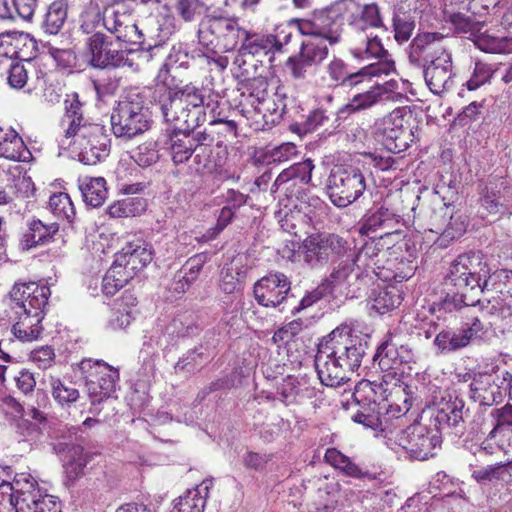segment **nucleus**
<instances>
[{
	"label": "nucleus",
	"instance_id": "obj_26",
	"mask_svg": "<svg viewBox=\"0 0 512 512\" xmlns=\"http://www.w3.org/2000/svg\"><path fill=\"white\" fill-rule=\"evenodd\" d=\"M470 397L480 405L492 406L502 400L501 386L493 374H475L470 384Z\"/></svg>",
	"mask_w": 512,
	"mask_h": 512
},
{
	"label": "nucleus",
	"instance_id": "obj_21",
	"mask_svg": "<svg viewBox=\"0 0 512 512\" xmlns=\"http://www.w3.org/2000/svg\"><path fill=\"white\" fill-rule=\"evenodd\" d=\"M285 99L286 93L283 88L278 87L275 93L267 96L251 110L242 108L241 111L247 118L254 119L259 125V118H261L263 121L261 129H270L281 121L286 109Z\"/></svg>",
	"mask_w": 512,
	"mask_h": 512
},
{
	"label": "nucleus",
	"instance_id": "obj_54",
	"mask_svg": "<svg viewBox=\"0 0 512 512\" xmlns=\"http://www.w3.org/2000/svg\"><path fill=\"white\" fill-rule=\"evenodd\" d=\"M221 17L205 18L198 29L199 43L207 49H218L219 32H222Z\"/></svg>",
	"mask_w": 512,
	"mask_h": 512
},
{
	"label": "nucleus",
	"instance_id": "obj_36",
	"mask_svg": "<svg viewBox=\"0 0 512 512\" xmlns=\"http://www.w3.org/2000/svg\"><path fill=\"white\" fill-rule=\"evenodd\" d=\"M239 90L242 91L241 96L244 98L245 103L241 102L242 108L246 105H250L253 108L259 102L263 101L269 96V84L268 80L262 74L239 82Z\"/></svg>",
	"mask_w": 512,
	"mask_h": 512
},
{
	"label": "nucleus",
	"instance_id": "obj_22",
	"mask_svg": "<svg viewBox=\"0 0 512 512\" xmlns=\"http://www.w3.org/2000/svg\"><path fill=\"white\" fill-rule=\"evenodd\" d=\"M41 295L44 298L41 309H45L51 295L50 288L46 285H40L36 282H15L9 292L10 299L14 303L12 308L15 312L36 310L34 301L36 297L39 298Z\"/></svg>",
	"mask_w": 512,
	"mask_h": 512
},
{
	"label": "nucleus",
	"instance_id": "obj_14",
	"mask_svg": "<svg viewBox=\"0 0 512 512\" xmlns=\"http://www.w3.org/2000/svg\"><path fill=\"white\" fill-rule=\"evenodd\" d=\"M103 26L119 41L143 45L145 36L136 24L131 9L124 4H116L104 9Z\"/></svg>",
	"mask_w": 512,
	"mask_h": 512
},
{
	"label": "nucleus",
	"instance_id": "obj_25",
	"mask_svg": "<svg viewBox=\"0 0 512 512\" xmlns=\"http://www.w3.org/2000/svg\"><path fill=\"white\" fill-rule=\"evenodd\" d=\"M31 475L16 474L12 482L2 481L0 484V512H20L21 502L24 501Z\"/></svg>",
	"mask_w": 512,
	"mask_h": 512
},
{
	"label": "nucleus",
	"instance_id": "obj_56",
	"mask_svg": "<svg viewBox=\"0 0 512 512\" xmlns=\"http://www.w3.org/2000/svg\"><path fill=\"white\" fill-rule=\"evenodd\" d=\"M132 277L125 271L118 268L114 263L106 272L102 281V291L107 296H113L119 289L124 287Z\"/></svg>",
	"mask_w": 512,
	"mask_h": 512
},
{
	"label": "nucleus",
	"instance_id": "obj_55",
	"mask_svg": "<svg viewBox=\"0 0 512 512\" xmlns=\"http://www.w3.org/2000/svg\"><path fill=\"white\" fill-rule=\"evenodd\" d=\"M49 210L58 219L72 222L75 217V208L67 193L53 194L48 202Z\"/></svg>",
	"mask_w": 512,
	"mask_h": 512
},
{
	"label": "nucleus",
	"instance_id": "obj_41",
	"mask_svg": "<svg viewBox=\"0 0 512 512\" xmlns=\"http://www.w3.org/2000/svg\"><path fill=\"white\" fill-rule=\"evenodd\" d=\"M167 145L172 161L176 165L185 163L192 157L195 151L184 130L176 128L170 133Z\"/></svg>",
	"mask_w": 512,
	"mask_h": 512
},
{
	"label": "nucleus",
	"instance_id": "obj_27",
	"mask_svg": "<svg viewBox=\"0 0 512 512\" xmlns=\"http://www.w3.org/2000/svg\"><path fill=\"white\" fill-rule=\"evenodd\" d=\"M91 459V454L85 452L80 445H66V453L63 460L64 484L67 487L75 483L85 475V468Z\"/></svg>",
	"mask_w": 512,
	"mask_h": 512
},
{
	"label": "nucleus",
	"instance_id": "obj_58",
	"mask_svg": "<svg viewBox=\"0 0 512 512\" xmlns=\"http://www.w3.org/2000/svg\"><path fill=\"white\" fill-rule=\"evenodd\" d=\"M158 145L155 141L140 144L133 152L132 159L141 167H149L159 160Z\"/></svg>",
	"mask_w": 512,
	"mask_h": 512
},
{
	"label": "nucleus",
	"instance_id": "obj_29",
	"mask_svg": "<svg viewBox=\"0 0 512 512\" xmlns=\"http://www.w3.org/2000/svg\"><path fill=\"white\" fill-rule=\"evenodd\" d=\"M31 488L27 489L20 512H62L61 503L56 497L43 494L34 477H30Z\"/></svg>",
	"mask_w": 512,
	"mask_h": 512
},
{
	"label": "nucleus",
	"instance_id": "obj_48",
	"mask_svg": "<svg viewBox=\"0 0 512 512\" xmlns=\"http://www.w3.org/2000/svg\"><path fill=\"white\" fill-rule=\"evenodd\" d=\"M28 154L22 138L14 130L7 132L0 141V157L13 161H25Z\"/></svg>",
	"mask_w": 512,
	"mask_h": 512
},
{
	"label": "nucleus",
	"instance_id": "obj_35",
	"mask_svg": "<svg viewBox=\"0 0 512 512\" xmlns=\"http://www.w3.org/2000/svg\"><path fill=\"white\" fill-rule=\"evenodd\" d=\"M79 189L84 202L94 208L101 206L108 196L106 180L103 177H82L79 179Z\"/></svg>",
	"mask_w": 512,
	"mask_h": 512
},
{
	"label": "nucleus",
	"instance_id": "obj_39",
	"mask_svg": "<svg viewBox=\"0 0 512 512\" xmlns=\"http://www.w3.org/2000/svg\"><path fill=\"white\" fill-rule=\"evenodd\" d=\"M263 70L264 66L260 59L248 55L240 49L237 51L233 60V76L238 83L262 74Z\"/></svg>",
	"mask_w": 512,
	"mask_h": 512
},
{
	"label": "nucleus",
	"instance_id": "obj_6",
	"mask_svg": "<svg viewBox=\"0 0 512 512\" xmlns=\"http://www.w3.org/2000/svg\"><path fill=\"white\" fill-rule=\"evenodd\" d=\"M411 111L396 108L375 123V136L391 152L399 153L414 141Z\"/></svg>",
	"mask_w": 512,
	"mask_h": 512
},
{
	"label": "nucleus",
	"instance_id": "obj_59",
	"mask_svg": "<svg viewBox=\"0 0 512 512\" xmlns=\"http://www.w3.org/2000/svg\"><path fill=\"white\" fill-rule=\"evenodd\" d=\"M104 11L102 12L98 5L90 4L80 16V31L83 34H94L99 24L103 23Z\"/></svg>",
	"mask_w": 512,
	"mask_h": 512
},
{
	"label": "nucleus",
	"instance_id": "obj_24",
	"mask_svg": "<svg viewBox=\"0 0 512 512\" xmlns=\"http://www.w3.org/2000/svg\"><path fill=\"white\" fill-rule=\"evenodd\" d=\"M388 94V90L383 85H373L363 92L355 93L349 101L341 106L336 113L338 121H345L349 116L368 110L381 101H383Z\"/></svg>",
	"mask_w": 512,
	"mask_h": 512
},
{
	"label": "nucleus",
	"instance_id": "obj_47",
	"mask_svg": "<svg viewBox=\"0 0 512 512\" xmlns=\"http://www.w3.org/2000/svg\"><path fill=\"white\" fill-rule=\"evenodd\" d=\"M222 32H219L218 49L223 51L233 50L246 35V29L239 26L235 19L221 17Z\"/></svg>",
	"mask_w": 512,
	"mask_h": 512
},
{
	"label": "nucleus",
	"instance_id": "obj_33",
	"mask_svg": "<svg viewBox=\"0 0 512 512\" xmlns=\"http://www.w3.org/2000/svg\"><path fill=\"white\" fill-rule=\"evenodd\" d=\"M313 169L314 164L311 159H306L305 161L291 165L277 176L271 191L275 192L279 187L289 182H292L294 186L298 183L308 184L311 181Z\"/></svg>",
	"mask_w": 512,
	"mask_h": 512
},
{
	"label": "nucleus",
	"instance_id": "obj_57",
	"mask_svg": "<svg viewBox=\"0 0 512 512\" xmlns=\"http://www.w3.org/2000/svg\"><path fill=\"white\" fill-rule=\"evenodd\" d=\"M382 387V383L363 380L355 386L353 393L354 400L359 404H376L378 400H384V398L380 396V389H382Z\"/></svg>",
	"mask_w": 512,
	"mask_h": 512
},
{
	"label": "nucleus",
	"instance_id": "obj_1",
	"mask_svg": "<svg viewBox=\"0 0 512 512\" xmlns=\"http://www.w3.org/2000/svg\"><path fill=\"white\" fill-rule=\"evenodd\" d=\"M158 106L165 122L184 130L194 150L211 148L214 138L206 131L194 129L206 121V109L214 110L208 91L192 83L165 89Z\"/></svg>",
	"mask_w": 512,
	"mask_h": 512
},
{
	"label": "nucleus",
	"instance_id": "obj_30",
	"mask_svg": "<svg viewBox=\"0 0 512 512\" xmlns=\"http://www.w3.org/2000/svg\"><path fill=\"white\" fill-rule=\"evenodd\" d=\"M465 404L462 399L450 397L449 400L442 402L436 412L435 421L439 429L454 428L456 432H461L465 419Z\"/></svg>",
	"mask_w": 512,
	"mask_h": 512
},
{
	"label": "nucleus",
	"instance_id": "obj_43",
	"mask_svg": "<svg viewBox=\"0 0 512 512\" xmlns=\"http://www.w3.org/2000/svg\"><path fill=\"white\" fill-rule=\"evenodd\" d=\"M350 25L354 29L365 32L368 28H379L383 26L379 7L375 3L365 4L352 14Z\"/></svg>",
	"mask_w": 512,
	"mask_h": 512
},
{
	"label": "nucleus",
	"instance_id": "obj_10",
	"mask_svg": "<svg viewBox=\"0 0 512 512\" xmlns=\"http://www.w3.org/2000/svg\"><path fill=\"white\" fill-rule=\"evenodd\" d=\"M441 435L438 429L414 423L397 433L395 443L411 459L426 460L436 455L441 447Z\"/></svg>",
	"mask_w": 512,
	"mask_h": 512
},
{
	"label": "nucleus",
	"instance_id": "obj_18",
	"mask_svg": "<svg viewBox=\"0 0 512 512\" xmlns=\"http://www.w3.org/2000/svg\"><path fill=\"white\" fill-rule=\"evenodd\" d=\"M291 282L280 272L270 273L254 284V296L257 303L264 307L276 308L284 301L289 300L288 293Z\"/></svg>",
	"mask_w": 512,
	"mask_h": 512
},
{
	"label": "nucleus",
	"instance_id": "obj_17",
	"mask_svg": "<svg viewBox=\"0 0 512 512\" xmlns=\"http://www.w3.org/2000/svg\"><path fill=\"white\" fill-rule=\"evenodd\" d=\"M328 46V43L315 37L302 41L299 53L287 60L292 77L302 79L306 76L308 68L320 66L329 55Z\"/></svg>",
	"mask_w": 512,
	"mask_h": 512
},
{
	"label": "nucleus",
	"instance_id": "obj_42",
	"mask_svg": "<svg viewBox=\"0 0 512 512\" xmlns=\"http://www.w3.org/2000/svg\"><path fill=\"white\" fill-rule=\"evenodd\" d=\"M371 308L378 314H386L402 302V297L395 287L373 289L371 296Z\"/></svg>",
	"mask_w": 512,
	"mask_h": 512
},
{
	"label": "nucleus",
	"instance_id": "obj_60",
	"mask_svg": "<svg viewBox=\"0 0 512 512\" xmlns=\"http://www.w3.org/2000/svg\"><path fill=\"white\" fill-rule=\"evenodd\" d=\"M209 0H179L176 6L178 14L185 21H194L208 9Z\"/></svg>",
	"mask_w": 512,
	"mask_h": 512
},
{
	"label": "nucleus",
	"instance_id": "obj_9",
	"mask_svg": "<svg viewBox=\"0 0 512 512\" xmlns=\"http://www.w3.org/2000/svg\"><path fill=\"white\" fill-rule=\"evenodd\" d=\"M293 22L300 34L318 38L331 47L342 41L344 22L340 6L320 10L307 19H295Z\"/></svg>",
	"mask_w": 512,
	"mask_h": 512
},
{
	"label": "nucleus",
	"instance_id": "obj_53",
	"mask_svg": "<svg viewBox=\"0 0 512 512\" xmlns=\"http://www.w3.org/2000/svg\"><path fill=\"white\" fill-rule=\"evenodd\" d=\"M355 266L358 269L361 268L354 260V252L352 251L344 256V258H341L338 265L333 268V271L327 279V285L330 288H334L349 283Z\"/></svg>",
	"mask_w": 512,
	"mask_h": 512
},
{
	"label": "nucleus",
	"instance_id": "obj_52",
	"mask_svg": "<svg viewBox=\"0 0 512 512\" xmlns=\"http://www.w3.org/2000/svg\"><path fill=\"white\" fill-rule=\"evenodd\" d=\"M68 3L66 0L52 2L47 10L43 28L46 33L57 34L67 18Z\"/></svg>",
	"mask_w": 512,
	"mask_h": 512
},
{
	"label": "nucleus",
	"instance_id": "obj_16",
	"mask_svg": "<svg viewBox=\"0 0 512 512\" xmlns=\"http://www.w3.org/2000/svg\"><path fill=\"white\" fill-rule=\"evenodd\" d=\"M86 46L90 64L95 68H119L132 65L126 51L114 49L109 38L101 32L88 37Z\"/></svg>",
	"mask_w": 512,
	"mask_h": 512
},
{
	"label": "nucleus",
	"instance_id": "obj_3",
	"mask_svg": "<svg viewBox=\"0 0 512 512\" xmlns=\"http://www.w3.org/2000/svg\"><path fill=\"white\" fill-rule=\"evenodd\" d=\"M64 108L61 120L64 137L61 145L71 148L86 165H95L107 157L111 141L109 134L104 125L91 122L84 116L77 93L68 95Z\"/></svg>",
	"mask_w": 512,
	"mask_h": 512
},
{
	"label": "nucleus",
	"instance_id": "obj_2",
	"mask_svg": "<svg viewBox=\"0 0 512 512\" xmlns=\"http://www.w3.org/2000/svg\"><path fill=\"white\" fill-rule=\"evenodd\" d=\"M367 342L348 324L335 328L319 344L315 367L322 384L338 387L350 380L361 364Z\"/></svg>",
	"mask_w": 512,
	"mask_h": 512
},
{
	"label": "nucleus",
	"instance_id": "obj_32",
	"mask_svg": "<svg viewBox=\"0 0 512 512\" xmlns=\"http://www.w3.org/2000/svg\"><path fill=\"white\" fill-rule=\"evenodd\" d=\"M59 230L57 223L44 224L41 220L33 219L28 223V230L23 234L20 245L23 250H29L47 243Z\"/></svg>",
	"mask_w": 512,
	"mask_h": 512
},
{
	"label": "nucleus",
	"instance_id": "obj_40",
	"mask_svg": "<svg viewBox=\"0 0 512 512\" xmlns=\"http://www.w3.org/2000/svg\"><path fill=\"white\" fill-rule=\"evenodd\" d=\"M471 344L463 328L445 329L439 332L435 339L434 345L442 353H450L461 350Z\"/></svg>",
	"mask_w": 512,
	"mask_h": 512
},
{
	"label": "nucleus",
	"instance_id": "obj_34",
	"mask_svg": "<svg viewBox=\"0 0 512 512\" xmlns=\"http://www.w3.org/2000/svg\"><path fill=\"white\" fill-rule=\"evenodd\" d=\"M392 22L396 41L399 43L408 41L415 28V18L406 1H401L394 6Z\"/></svg>",
	"mask_w": 512,
	"mask_h": 512
},
{
	"label": "nucleus",
	"instance_id": "obj_46",
	"mask_svg": "<svg viewBox=\"0 0 512 512\" xmlns=\"http://www.w3.org/2000/svg\"><path fill=\"white\" fill-rule=\"evenodd\" d=\"M324 239V233L312 234L303 241L304 260L311 267L322 266L327 263Z\"/></svg>",
	"mask_w": 512,
	"mask_h": 512
},
{
	"label": "nucleus",
	"instance_id": "obj_20",
	"mask_svg": "<svg viewBox=\"0 0 512 512\" xmlns=\"http://www.w3.org/2000/svg\"><path fill=\"white\" fill-rule=\"evenodd\" d=\"M153 259L152 245L143 239L129 241L116 254L114 264L130 277L143 270Z\"/></svg>",
	"mask_w": 512,
	"mask_h": 512
},
{
	"label": "nucleus",
	"instance_id": "obj_61",
	"mask_svg": "<svg viewBox=\"0 0 512 512\" xmlns=\"http://www.w3.org/2000/svg\"><path fill=\"white\" fill-rule=\"evenodd\" d=\"M323 243L326 245L327 263L334 259L344 258V256L352 252L348 242L336 234H325Z\"/></svg>",
	"mask_w": 512,
	"mask_h": 512
},
{
	"label": "nucleus",
	"instance_id": "obj_7",
	"mask_svg": "<svg viewBox=\"0 0 512 512\" xmlns=\"http://www.w3.org/2000/svg\"><path fill=\"white\" fill-rule=\"evenodd\" d=\"M366 190V178L360 167H335L328 179V194L334 205L347 207L359 199Z\"/></svg>",
	"mask_w": 512,
	"mask_h": 512
},
{
	"label": "nucleus",
	"instance_id": "obj_64",
	"mask_svg": "<svg viewBox=\"0 0 512 512\" xmlns=\"http://www.w3.org/2000/svg\"><path fill=\"white\" fill-rule=\"evenodd\" d=\"M298 154V150L295 144L291 142L283 143L277 147H274L265 154L264 162L267 163H283L287 162Z\"/></svg>",
	"mask_w": 512,
	"mask_h": 512
},
{
	"label": "nucleus",
	"instance_id": "obj_28",
	"mask_svg": "<svg viewBox=\"0 0 512 512\" xmlns=\"http://www.w3.org/2000/svg\"><path fill=\"white\" fill-rule=\"evenodd\" d=\"M399 223V218L395 213L388 208L380 207L365 215L361 232L366 235L381 232L380 237H382L398 232Z\"/></svg>",
	"mask_w": 512,
	"mask_h": 512
},
{
	"label": "nucleus",
	"instance_id": "obj_8",
	"mask_svg": "<svg viewBox=\"0 0 512 512\" xmlns=\"http://www.w3.org/2000/svg\"><path fill=\"white\" fill-rule=\"evenodd\" d=\"M78 367L91 399L92 407L89 411L96 414L98 410L95 405L115 392L119 378L118 371L102 360L84 359Z\"/></svg>",
	"mask_w": 512,
	"mask_h": 512
},
{
	"label": "nucleus",
	"instance_id": "obj_50",
	"mask_svg": "<svg viewBox=\"0 0 512 512\" xmlns=\"http://www.w3.org/2000/svg\"><path fill=\"white\" fill-rule=\"evenodd\" d=\"M247 268L244 265L232 263L221 271L220 288L226 294H232L241 289L246 279Z\"/></svg>",
	"mask_w": 512,
	"mask_h": 512
},
{
	"label": "nucleus",
	"instance_id": "obj_62",
	"mask_svg": "<svg viewBox=\"0 0 512 512\" xmlns=\"http://www.w3.org/2000/svg\"><path fill=\"white\" fill-rule=\"evenodd\" d=\"M463 304L462 296L458 295H447L444 299L434 302L430 310L436 315L437 319H445L447 314H451L455 311H463L466 305Z\"/></svg>",
	"mask_w": 512,
	"mask_h": 512
},
{
	"label": "nucleus",
	"instance_id": "obj_63",
	"mask_svg": "<svg viewBox=\"0 0 512 512\" xmlns=\"http://www.w3.org/2000/svg\"><path fill=\"white\" fill-rule=\"evenodd\" d=\"M476 46L487 53H506L509 51V40L483 33L477 36Z\"/></svg>",
	"mask_w": 512,
	"mask_h": 512
},
{
	"label": "nucleus",
	"instance_id": "obj_44",
	"mask_svg": "<svg viewBox=\"0 0 512 512\" xmlns=\"http://www.w3.org/2000/svg\"><path fill=\"white\" fill-rule=\"evenodd\" d=\"M49 386L53 399L62 407H69L80 397V392L75 384L67 382L65 379L49 376Z\"/></svg>",
	"mask_w": 512,
	"mask_h": 512
},
{
	"label": "nucleus",
	"instance_id": "obj_38",
	"mask_svg": "<svg viewBox=\"0 0 512 512\" xmlns=\"http://www.w3.org/2000/svg\"><path fill=\"white\" fill-rule=\"evenodd\" d=\"M325 72L334 86L351 89L358 86L357 72H349L348 64L342 58L333 56L325 66Z\"/></svg>",
	"mask_w": 512,
	"mask_h": 512
},
{
	"label": "nucleus",
	"instance_id": "obj_4",
	"mask_svg": "<svg viewBox=\"0 0 512 512\" xmlns=\"http://www.w3.org/2000/svg\"><path fill=\"white\" fill-rule=\"evenodd\" d=\"M409 62L423 68L426 85L436 95L452 89V56L446 37L439 32H423L416 35L410 44Z\"/></svg>",
	"mask_w": 512,
	"mask_h": 512
},
{
	"label": "nucleus",
	"instance_id": "obj_19",
	"mask_svg": "<svg viewBox=\"0 0 512 512\" xmlns=\"http://www.w3.org/2000/svg\"><path fill=\"white\" fill-rule=\"evenodd\" d=\"M373 360L382 371L396 370L403 364L414 362L415 353L409 345L400 343L397 337L388 333L378 345Z\"/></svg>",
	"mask_w": 512,
	"mask_h": 512
},
{
	"label": "nucleus",
	"instance_id": "obj_5",
	"mask_svg": "<svg viewBox=\"0 0 512 512\" xmlns=\"http://www.w3.org/2000/svg\"><path fill=\"white\" fill-rule=\"evenodd\" d=\"M490 278V269L480 252H468L459 255L450 265L445 278L447 285L458 290L478 288L485 290Z\"/></svg>",
	"mask_w": 512,
	"mask_h": 512
},
{
	"label": "nucleus",
	"instance_id": "obj_37",
	"mask_svg": "<svg viewBox=\"0 0 512 512\" xmlns=\"http://www.w3.org/2000/svg\"><path fill=\"white\" fill-rule=\"evenodd\" d=\"M240 42L241 46L239 49L255 58L265 56L274 51L275 45L279 43L272 34L262 35L247 30L246 35H243Z\"/></svg>",
	"mask_w": 512,
	"mask_h": 512
},
{
	"label": "nucleus",
	"instance_id": "obj_12",
	"mask_svg": "<svg viewBox=\"0 0 512 512\" xmlns=\"http://www.w3.org/2000/svg\"><path fill=\"white\" fill-rule=\"evenodd\" d=\"M148 129L147 111L138 101H121L111 114V130L118 138L131 139Z\"/></svg>",
	"mask_w": 512,
	"mask_h": 512
},
{
	"label": "nucleus",
	"instance_id": "obj_49",
	"mask_svg": "<svg viewBox=\"0 0 512 512\" xmlns=\"http://www.w3.org/2000/svg\"><path fill=\"white\" fill-rule=\"evenodd\" d=\"M194 153L192 167L197 173H214L224 165V156L220 153L214 156L212 148L203 147L195 150Z\"/></svg>",
	"mask_w": 512,
	"mask_h": 512
},
{
	"label": "nucleus",
	"instance_id": "obj_51",
	"mask_svg": "<svg viewBox=\"0 0 512 512\" xmlns=\"http://www.w3.org/2000/svg\"><path fill=\"white\" fill-rule=\"evenodd\" d=\"M146 209V200L142 197H128L118 200L107 208L113 218L134 217Z\"/></svg>",
	"mask_w": 512,
	"mask_h": 512
},
{
	"label": "nucleus",
	"instance_id": "obj_13",
	"mask_svg": "<svg viewBox=\"0 0 512 512\" xmlns=\"http://www.w3.org/2000/svg\"><path fill=\"white\" fill-rule=\"evenodd\" d=\"M497 313L498 307L487 299H479L476 303L464 307L462 311L463 325L461 327L469 337L471 344L488 339Z\"/></svg>",
	"mask_w": 512,
	"mask_h": 512
},
{
	"label": "nucleus",
	"instance_id": "obj_23",
	"mask_svg": "<svg viewBox=\"0 0 512 512\" xmlns=\"http://www.w3.org/2000/svg\"><path fill=\"white\" fill-rule=\"evenodd\" d=\"M43 297L35 299L36 310L15 312L17 320L12 326L13 335L23 342L36 340L42 332L41 322L44 318V309H41Z\"/></svg>",
	"mask_w": 512,
	"mask_h": 512
},
{
	"label": "nucleus",
	"instance_id": "obj_45",
	"mask_svg": "<svg viewBox=\"0 0 512 512\" xmlns=\"http://www.w3.org/2000/svg\"><path fill=\"white\" fill-rule=\"evenodd\" d=\"M297 214L303 215L311 224L321 221L322 217L327 214V204L316 195L304 194L299 198Z\"/></svg>",
	"mask_w": 512,
	"mask_h": 512
},
{
	"label": "nucleus",
	"instance_id": "obj_11",
	"mask_svg": "<svg viewBox=\"0 0 512 512\" xmlns=\"http://www.w3.org/2000/svg\"><path fill=\"white\" fill-rule=\"evenodd\" d=\"M352 54L361 60H376L357 71L358 85L363 82V77H379L395 70L394 61L389 58L380 38L372 33L364 35L360 43L352 49Z\"/></svg>",
	"mask_w": 512,
	"mask_h": 512
},
{
	"label": "nucleus",
	"instance_id": "obj_15",
	"mask_svg": "<svg viewBox=\"0 0 512 512\" xmlns=\"http://www.w3.org/2000/svg\"><path fill=\"white\" fill-rule=\"evenodd\" d=\"M493 427L480 444V449L487 454H494L497 449L504 452L512 448V414L511 404L493 409L490 413Z\"/></svg>",
	"mask_w": 512,
	"mask_h": 512
},
{
	"label": "nucleus",
	"instance_id": "obj_31",
	"mask_svg": "<svg viewBox=\"0 0 512 512\" xmlns=\"http://www.w3.org/2000/svg\"><path fill=\"white\" fill-rule=\"evenodd\" d=\"M212 480L206 479L195 488L180 496L170 512H203L212 487Z\"/></svg>",
	"mask_w": 512,
	"mask_h": 512
}]
</instances>
